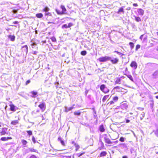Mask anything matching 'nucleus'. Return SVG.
<instances>
[{
  "label": "nucleus",
  "mask_w": 158,
  "mask_h": 158,
  "mask_svg": "<svg viewBox=\"0 0 158 158\" xmlns=\"http://www.w3.org/2000/svg\"><path fill=\"white\" fill-rule=\"evenodd\" d=\"M114 101H111L108 103V105H111L114 104Z\"/></svg>",
  "instance_id": "nucleus-46"
},
{
  "label": "nucleus",
  "mask_w": 158,
  "mask_h": 158,
  "mask_svg": "<svg viewBox=\"0 0 158 158\" xmlns=\"http://www.w3.org/2000/svg\"><path fill=\"white\" fill-rule=\"evenodd\" d=\"M111 58L108 56H105L100 57L98 59V60L102 62H105L107 61L110 60Z\"/></svg>",
  "instance_id": "nucleus-2"
},
{
  "label": "nucleus",
  "mask_w": 158,
  "mask_h": 158,
  "mask_svg": "<svg viewBox=\"0 0 158 158\" xmlns=\"http://www.w3.org/2000/svg\"><path fill=\"white\" fill-rule=\"evenodd\" d=\"M109 95H105L103 98L102 101L103 102H105L106 100L109 98Z\"/></svg>",
  "instance_id": "nucleus-27"
},
{
  "label": "nucleus",
  "mask_w": 158,
  "mask_h": 158,
  "mask_svg": "<svg viewBox=\"0 0 158 158\" xmlns=\"http://www.w3.org/2000/svg\"><path fill=\"white\" fill-rule=\"evenodd\" d=\"M152 77L153 78H156L158 77V70L156 71L152 75Z\"/></svg>",
  "instance_id": "nucleus-8"
},
{
  "label": "nucleus",
  "mask_w": 158,
  "mask_h": 158,
  "mask_svg": "<svg viewBox=\"0 0 158 158\" xmlns=\"http://www.w3.org/2000/svg\"><path fill=\"white\" fill-rule=\"evenodd\" d=\"M58 140L60 142L61 144L63 146H64L65 145V143L64 140H62V139L60 137H59L58 139Z\"/></svg>",
  "instance_id": "nucleus-14"
},
{
  "label": "nucleus",
  "mask_w": 158,
  "mask_h": 158,
  "mask_svg": "<svg viewBox=\"0 0 158 158\" xmlns=\"http://www.w3.org/2000/svg\"><path fill=\"white\" fill-rule=\"evenodd\" d=\"M134 17L135 18V20L137 22H139L141 21V19L139 17H137L134 16Z\"/></svg>",
  "instance_id": "nucleus-28"
},
{
  "label": "nucleus",
  "mask_w": 158,
  "mask_h": 158,
  "mask_svg": "<svg viewBox=\"0 0 158 158\" xmlns=\"http://www.w3.org/2000/svg\"><path fill=\"white\" fill-rule=\"evenodd\" d=\"M154 132L155 135L157 136H158V128L155 131H154Z\"/></svg>",
  "instance_id": "nucleus-40"
},
{
  "label": "nucleus",
  "mask_w": 158,
  "mask_h": 158,
  "mask_svg": "<svg viewBox=\"0 0 158 158\" xmlns=\"http://www.w3.org/2000/svg\"><path fill=\"white\" fill-rule=\"evenodd\" d=\"M106 154H107V153H106V152H105V151H103L100 153V157L104 156H106Z\"/></svg>",
  "instance_id": "nucleus-24"
},
{
  "label": "nucleus",
  "mask_w": 158,
  "mask_h": 158,
  "mask_svg": "<svg viewBox=\"0 0 158 158\" xmlns=\"http://www.w3.org/2000/svg\"><path fill=\"white\" fill-rule=\"evenodd\" d=\"M45 16L46 15L50 16L52 15V14L48 12H46V13H45Z\"/></svg>",
  "instance_id": "nucleus-39"
},
{
  "label": "nucleus",
  "mask_w": 158,
  "mask_h": 158,
  "mask_svg": "<svg viewBox=\"0 0 158 158\" xmlns=\"http://www.w3.org/2000/svg\"><path fill=\"white\" fill-rule=\"evenodd\" d=\"M30 158H37V157L35 155H32L30 157Z\"/></svg>",
  "instance_id": "nucleus-53"
},
{
  "label": "nucleus",
  "mask_w": 158,
  "mask_h": 158,
  "mask_svg": "<svg viewBox=\"0 0 158 158\" xmlns=\"http://www.w3.org/2000/svg\"><path fill=\"white\" fill-rule=\"evenodd\" d=\"M123 158H127V157L126 156H123Z\"/></svg>",
  "instance_id": "nucleus-62"
},
{
  "label": "nucleus",
  "mask_w": 158,
  "mask_h": 158,
  "mask_svg": "<svg viewBox=\"0 0 158 158\" xmlns=\"http://www.w3.org/2000/svg\"><path fill=\"white\" fill-rule=\"evenodd\" d=\"M121 80L120 78H118L116 79L115 81V83L116 84H120L121 83Z\"/></svg>",
  "instance_id": "nucleus-30"
},
{
  "label": "nucleus",
  "mask_w": 158,
  "mask_h": 158,
  "mask_svg": "<svg viewBox=\"0 0 158 158\" xmlns=\"http://www.w3.org/2000/svg\"><path fill=\"white\" fill-rule=\"evenodd\" d=\"M31 93L32 94L31 97L33 98H35L37 96H38V93L37 92L32 91L31 92Z\"/></svg>",
  "instance_id": "nucleus-13"
},
{
  "label": "nucleus",
  "mask_w": 158,
  "mask_h": 158,
  "mask_svg": "<svg viewBox=\"0 0 158 158\" xmlns=\"http://www.w3.org/2000/svg\"><path fill=\"white\" fill-rule=\"evenodd\" d=\"M86 51H83L81 52V54L82 55L85 56L86 54Z\"/></svg>",
  "instance_id": "nucleus-36"
},
{
  "label": "nucleus",
  "mask_w": 158,
  "mask_h": 158,
  "mask_svg": "<svg viewBox=\"0 0 158 158\" xmlns=\"http://www.w3.org/2000/svg\"><path fill=\"white\" fill-rule=\"evenodd\" d=\"M131 47L132 48L134 47V44L132 42H130L129 44Z\"/></svg>",
  "instance_id": "nucleus-41"
},
{
  "label": "nucleus",
  "mask_w": 158,
  "mask_h": 158,
  "mask_svg": "<svg viewBox=\"0 0 158 158\" xmlns=\"http://www.w3.org/2000/svg\"><path fill=\"white\" fill-rule=\"evenodd\" d=\"M133 6H138V5L136 3H134L133 4Z\"/></svg>",
  "instance_id": "nucleus-56"
},
{
  "label": "nucleus",
  "mask_w": 158,
  "mask_h": 158,
  "mask_svg": "<svg viewBox=\"0 0 158 158\" xmlns=\"http://www.w3.org/2000/svg\"><path fill=\"white\" fill-rule=\"evenodd\" d=\"M145 116V113L144 112H142V113L140 114V118L141 120H142L143 118Z\"/></svg>",
  "instance_id": "nucleus-34"
},
{
  "label": "nucleus",
  "mask_w": 158,
  "mask_h": 158,
  "mask_svg": "<svg viewBox=\"0 0 158 158\" xmlns=\"http://www.w3.org/2000/svg\"><path fill=\"white\" fill-rule=\"evenodd\" d=\"M18 23V22L17 21H15L14 22H13V23L15 24H17Z\"/></svg>",
  "instance_id": "nucleus-58"
},
{
  "label": "nucleus",
  "mask_w": 158,
  "mask_h": 158,
  "mask_svg": "<svg viewBox=\"0 0 158 158\" xmlns=\"http://www.w3.org/2000/svg\"><path fill=\"white\" fill-rule=\"evenodd\" d=\"M7 140H8L9 139H12V138L11 137H6Z\"/></svg>",
  "instance_id": "nucleus-55"
},
{
  "label": "nucleus",
  "mask_w": 158,
  "mask_h": 158,
  "mask_svg": "<svg viewBox=\"0 0 158 158\" xmlns=\"http://www.w3.org/2000/svg\"><path fill=\"white\" fill-rule=\"evenodd\" d=\"M110 60L113 64H116L118 61V59L117 58H114L113 59Z\"/></svg>",
  "instance_id": "nucleus-10"
},
{
  "label": "nucleus",
  "mask_w": 158,
  "mask_h": 158,
  "mask_svg": "<svg viewBox=\"0 0 158 158\" xmlns=\"http://www.w3.org/2000/svg\"><path fill=\"white\" fill-rule=\"evenodd\" d=\"M121 88V87L119 86H117L115 87L114 88V89H120Z\"/></svg>",
  "instance_id": "nucleus-48"
},
{
  "label": "nucleus",
  "mask_w": 158,
  "mask_h": 158,
  "mask_svg": "<svg viewBox=\"0 0 158 158\" xmlns=\"http://www.w3.org/2000/svg\"><path fill=\"white\" fill-rule=\"evenodd\" d=\"M27 133L28 135H31L32 134V131H27Z\"/></svg>",
  "instance_id": "nucleus-37"
},
{
  "label": "nucleus",
  "mask_w": 158,
  "mask_h": 158,
  "mask_svg": "<svg viewBox=\"0 0 158 158\" xmlns=\"http://www.w3.org/2000/svg\"><path fill=\"white\" fill-rule=\"evenodd\" d=\"M150 102V106L152 109L154 106V101L153 100H151L149 101Z\"/></svg>",
  "instance_id": "nucleus-20"
},
{
  "label": "nucleus",
  "mask_w": 158,
  "mask_h": 158,
  "mask_svg": "<svg viewBox=\"0 0 158 158\" xmlns=\"http://www.w3.org/2000/svg\"><path fill=\"white\" fill-rule=\"evenodd\" d=\"M22 51L25 52L26 54H27L28 52V47L27 45H25L23 46L22 48Z\"/></svg>",
  "instance_id": "nucleus-6"
},
{
  "label": "nucleus",
  "mask_w": 158,
  "mask_h": 158,
  "mask_svg": "<svg viewBox=\"0 0 158 158\" xmlns=\"http://www.w3.org/2000/svg\"><path fill=\"white\" fill-rule=\"evenodd\" d=\"M156 99H158V95H157V96H156Z\"/></svg>",
  "instance_id": "nucleus-63"
},
{
  "label": "nucleus",
  "mask_w": 158,
  "mask_h": 158,
  "mask_svg": "<svg viewBox=\"0 0 158 158\" xmlns=\"http://www.w3.org/2000/svg\"><path fill=\"white\" fill-rule=\"evenodd\" d=\"M38 53V52L36 51H34L32 52V54L34 55H36Z\"/></svg>",
  "instance_id": "nucleus-54"
},
{
  "label": "nucleus",
  "mask_w": 158,
  "mask_h": 158,
  "mask_svg": "<svg viewBox=\"0 0 158 158\" xmlns=\"http://www.w3.org/2000/svg\"><path fill=\"white\" fill-rule=\"evenodd\" d=\"M118 99V97H115L113 98V100L115 102L117 101Z\"/></svg>",
  "instance_id": "nucleus-43"
},
{
  "label": "nucleus",
  "mask_w": 158,
  "mask_h": 158,
  "mask_svg": "<svg viewBox=\"0 0 158 158\" xmlns=\"http://www.w3.org/2000/svg\"><path fill=\"white\" fill-rule=\"evenodd\" d=\"M18 123L19 121L18 120H15L12 121L11 123V124L13 125H16L17 124H18Z\"/></svg>",
  "instance_id": "nucleus-19"
},
{
  "label": "nucleus",
  "mask_w": 158,
  "mask_h": 158,
  "mask_svg": "<svg viewBox=\"0 0 158 158\" xmlns=\"http://www.w3.org/2000/svg\"><path fill=\"white\" fill-rule=\"evenodd\" d=\"M130 120H129L128 119H127L126 122V123H128L130 122Z\"/></svg>",
  "instance_id": "nucleus-61"
},
{
  "label": "nucleus",
  "mask_w": 158,
  "mask_h": 158,
  "mask_svg": "<svg viewBox=\"0 0 158 158\" xmlns=\"http://www.w3.org/2000/svg\"><path fill=\"white\" fill-rule=\"evenodd\" d=\"M10 110L12 111H15V106L13 105H10Z\"/></svg>",
  "instance_id": "nucleus-23"
},
{
  "label": "nucleus",
  "mask_w": 158,
  "mask_h": 158,
  "mask_svg": "<svg viewBox=\"0 0 158 158\" xmlns=\"http://www.w3.org/2000/svg\"><path fill=\"white\" fill-rule=\"evenodd\" d=\"M36 17L38 18H41L43 16V15L42 13L37 14L36 15Z\"/></svg>",
  "instance_id": "nucleus-31"
},
{
  "label": "nucleus",
  "mask_w": 158,
  "mask_h": 158,
  "mask_svg": "<svg viewBox=\"0 0 158 158\" xmlns=\"http://www.w3.org/2000/svg\"><path fill=\"white\" fill-rule=\"evenodd\" d=\"M32 140L33 142L34 143H35L36 142V141L35 140V138L34 136H33L32 137Z\"/></svg>",
  "instance_id": "nucleus-47"
},
{
  "label": "nucleus",
  "mask_w": 158,
  "mask_h": 158,
  "mask_svg": "<svg viewBox=\"0 0 158 158\" xmlns=\"http://www.w3.org/2000/svg\"><path fill=\"white\" fill-rule=\"evenodd\" d=\"M56 13H57V14L58 15H62L63 14V13L62 12V11H60L59 10H57V9L56 10Z\"/></svg>",
  "instance_id": "nucleus-33"
},
{
  "label": "nucleus",
  "mask_w": 158,
  "mask_h": 158,
  "mask_svg": "<svg viewBox=\"0 0 158 158\" xmlns=\"http://www.w3.org/2000/svg\"><path fill=\"white\" fill-rule=\"evenodd\" d=\"M143 108H141L140 110H143Z\"/></svg>",
  "instance_id": "nucleus-64"
},
{
  "label": "nucleus",
  "mask_w": 158,
  "mask_h": 158,
  "mask_svg": "<svg viewBox=\"0 0 158 158\" xmlns=\"http://www.w3.org/2000/svg\"><path fill=\"white\" fill-rule=\"evenodd\" d=\"M99 130L101 132H103L105 131L103 125H101L99 127Z\"/></svg>",
  "instance_id": "nucleus-22"
},
{
  "label": "nucleus",
  "mask_w": 158,
  "mask_h": 158,
  "mask_svg": "<svg viewBox=\"0 0 158 158\" xmlns=\"http://www.w3.org/2000/svg\"><path fill=\"white\" fill-rule=\"evenodd\" d=\"M28 150L30 152H38V151L37 150H35L33 148H30L28 149Z\"/></svg>",
  "instance_id": "nucleus-29"
},
{
  "label": "nucleus",
  "mask_w": 158,
  "mask_h": 158,
  "mask_svg": "<svg viewBox=\"0 0 158 158\" xmlns=\"http://www.w3.org/2000/svg\"><path fill=\"white\" fill-rule=\"evenodd\" d=\"M120 145L123 146V147L126 148L127 147L126 144L125 143H121L120 144Z\"/></svg>",
  "instance_id": "nucleus-52"
},
{
  "label": "nucleus",
  "mask_w": 158,
  "mask_h": 158,
  "mask_svg": "<svg viewBox=\"0 0 158 158\" xmlns=\"http://www.w3.org/2000/svg\"><path fill=\"white\" fill-rule=\"evenodd\" d=\"M7 129L5 127L3 128L2 129V130L0 132V135H5L6 133V132L7 131Z\"/></svg>",
  "instance_id": "nucleus-5"
},
{
  "label": "nucleus",
  "mask_w": 158,
  "mask_h": 158,
  "mask_svg": "<svg viewBox=\"0 0 158 158\" xmlns=\"http://www.w3.org/2000/svg\"><path fill=\"white\" fill-rule=\"evenodd\" d=\"M121 13H124L123 9V7L120 8L117 12L118 14H120Z\"/></svg>",
  "instance_id": "nucleus-26"
},
{
  "label": "nucleus",
  "mask_w": 158,
  "mask_h": 158,
  "mask_svg": "<svg viewBox=\"0 0 158 158\" xmlns=\"http://www.w3.org/2000/svg\"><path fill=\"white\" fill-rule=\"evenodd\" d=\"M131 66L133 68L135 69H136L137 67V63L135 61L132 62L130 64Z\"/></svg>",
  "instance_id": "nucleus-7"
},
{
  "label": "nucleus",
  "mask_w": 158,
  "mask_h": 158,
  "mask_svg": "<svg viewBox=\"0 0 158 158\" xmlns=\"http://www.w3.org/2000/svg\"><path fill=\"white\" fill-rule=\"evenodd\" d=\"M38 106L43 111H44L45 110L46 107L45 102H43Z\"/></svg>",
  "instance_id": "nucleus-3"
},
{
  "label": "nucleus",
  "mask_w": 158,
  "mask_h": 158,
  "mask_svg": "<svg viewBox=\"0 0 158 158\" xmlns=\"http://www.w3.org/2000/svg\"><path fill=\"white\" fill-rule=\"evenodd\" d=\"M140 45H137L136 47V50H137L138 49H139L140 48Z\"/></svg>",
  "instance_id": "nucleus-51"
},
{
  "label": "nucleus",
  "mask_w": 158,
  "mask_h": 158,
  "mask_svg": "<svg viewBox=\"0 0 158 158\" xmlns=\"http://www.w3.org/2000/svg\"><path fill=\"white\" fill-rule=\"evenodd\" d=\"M127 77L132 81H133V78L132 76L131 75H127Z\"/></svg>",
  "instance_id": "nucleus-35"
},
{
  "label": "nucleus",
  "mask_w": 158,
  "mask_h": 158,
  "mask_svg": "<svg viewBox=\"0 0 158 158\" xmlns=\"http://www.w3.org/2000/svg\"><path fill=\"white\" fill-rule=\"evenodd\" d=\"M104 139L105 142L108 144H111L113 143V142H112L109 138H108L107 135L106 134L104 135Z\"/></svg>",
  "instance_id": "nucleus-4"
},
{
  "label": "nucleus",
  "mask_w": 158,
  "mask_h": 158,
  "mask_svg": "<svg viewBox=\"0 0 158 158\" xmlns=\"http://www.w3.org/2000/svg\"><path fill=\"white\" fill-rule=\"evenodd\" d=\"M50 10V9L48 7H44V9H43L42 11L45 12V13L46 12H48Z\"/></svg>",
  "instance_id": "nucleus-25"
},
{
  "label": "nucleus",
  "mask_w": 158,
  "mask_h": 158,
  "mask_svg": "<svg viewBox=\"0 0 158 158\" xmlns=\"http://www.w3.org/2000/svg\"><path fill=\"white\" fill-rule=\"evenodd\" d=\"M100 90L104 93L106 94L109 92V89L104 84L100 86Z\"/></svg>",
  "instance_id": "nucleus-1"
},
{
  "label": "nucleus",
  "mask_w": 158,
  "mask_h": 158,
  "mask_svg": "<svg viewBox=\"0 0 158 158\" xmlns=\"http://www.w3.org/2000/svg\"><path fill=\"white\" fill-rule=\"evenodd\" d=\"M120 107L122 109H126L128 107V106L126 103H123L121 105Z\"/></svg>",
  "instance_id": "nucleus-12"
},
{
  "label": "nucleus",
  "mask_w": 158,
  "mask_h": 158,
  "mask_svg": "<svg viewBox=\"0 0 158 158\" xmlns=\"http://www.w3.org/2000/svg\"><path fill=\"white\" fill-rule=\"evenodd\" d=\"M75 106V105L73 104V106L71 107H69V108H66L65 109V111L66 112H68L69 111L72 110L74 106Z\"/></svg>",
  "instance_id": "nucleus-15"
},
{
  "label": "nucleus",
  "mask_w": 158,
  "mask_h": 158,
  "mask_svg": "<svg viewBox=\"0 0 158 158\" xmlns=\"http://www.w3.org/2000/svg\"><path fill=\"white\" fill-rule=\"evenodd\" d=\"M75 145L76 147L79 148V146L78 145H77L75 143Z\"/></svg>",
  "instance_id": "nucleus-59"
},
{
  "label": "nucleus",
  "mask_w": 158,
  "mask_h": 158,
  "mask_svg": "<svg viewBox=\"0 0 158 158\" xmlns=\"http://www.w3.org/2000/svg\"><path fill=\"white\" fill-rule=\"evenodd\" d=\"M84 152H83V153H77V154H75L74 156H77L78 157H79L81 156L82 155L84 154Z\"/></svg>",
  "instance_id": "nucleus-32"
},
{
  "label": "nucleus",
  "mask_w": 158,
  "mask_h": 158,
  "mask_svg": "<svg viewBox=\"0 0 158 158\" xmlns=\"http://www.w3.org/2000/svg\"><path fill=\"white\" fill-rule=\"evenodd\" d=\"M1 140L3 141H6L7 140L6 137H2L1 138Z\"/></svg>",
  "instance_id": "nucleus-44"
},
{
  "label": "nucleus",
  "mask_w": 158,
  "mask_h": 158,
  "mask_svg": "<svg viewBox=\"0 0 158 158\" xmlns=\"http://www.w3.org/2000/svg\"><path fill=\"white\" fill-rule=\"evenodd\" d=\"M131 9V7H128L127 8V10H130Z\"/></svg>",
  "instance_id": "nucleus-60"
},
{
  "label": "nucleus",
  "mask_w": 158,
  "mask_h": 158,
  "mask_svg": "<svg viewBox=\"0 0 158 158\" xmlns=\"http://www.w3.org/2000/svg\"><path fill=\"white\" fill-rule=\"evenodd\" d=\"M61 8L62 9V12L63 14H65V12L66 10L65 6H64L61 5Z\"/></svg>",
  "instance_id": "nucleus-16"
},
{
  "label": "nucleus",
  "mask_w": 158,
  "mask_h": 158,
  "mask_svg": "<svg viewBox=\"0 0 158 158\" xmlns=\"http://www.w3.org/2000/svg\"><path fill=\"white\" fill-rule=\"evenodd\" d=\"M72 26V24L71 23H69L68 25L66 24L63 25L62 26V28H67L70 27Z\"/></svg>",
  "instance_id": "nucleus-9"
},
{
  "label": "nucleus",
  "mask_w": 158,
  "mask_h": 158,
  "mask_svg": "<svg viewBox=\"0 0 158 158\" xmlns=\"http://www.w3.org/2000/svg\"><path fill=\"white\" fill-rule=\"evenodd\" d=\"M13 13H16L17 12V10H13Z\"/></svg>",
  "instance_id": "nucleus-57"
},
{
  "label": "nucleus",
  "mask_w": 158,
  "mask_h": 158,
  "mask_svg": "<svg viewBox=\"0 0 158 158\" xmlns=\"http://www.w3.org/2000/svg\"><path fill=\"white\" fill-rule=\"evenodd\" d=\"M52 41V42H56V39L55 37H52L51 38Z\"/></svg>",
  "instance_id": "nucleus-45"
},
{
  "label": "nucleus",
  "mask_w": 158,
  "mask_h": 158,
  "mask_svg": "<svg viewBox=\"0 0 158 158\" xmlns=\"http://www.w3.org/2000/svg\"><path fill=\"white\" fill-rule=\"evenodd\" d=\"M36 44L35 42H32L31 45L32 48L35 49H37V47H36Z\"/></svg>",
  "instance_id": "nucleus-18"
},
{
  "label": "nucleus",
  "mask_w": 158,
  "mask_h": 158,
  "mask_svg": "<svg viewBox=\"0 0 158 158\" xmlns=\"http://www.w3.org/2000/svg\"><path fill=\"white\" fill-rule=\"evenodd\" d=\"M114 52H116L119 55H124V54L120 52H118L117 51H115Z\"/></svg>",
  "instance_id": "nucleus-49"
},
{
  "label": "nucleus",
  "mask_w": 158,
  "mask_h": 158,
  "mask_svg": "<svg viewBox=\"0 0 158 158\" xmlns=\"http://www.w3.org/2000/svg\"><path fill=\"white\" fill-rule=\"evenodd\" d=\"M124 138L123 137H121L119 139V141L121 142H124Z\"/></svg>",
  "instance_id": "nucleus-42"
},
{
  "label": "nucleus",
  "mask_w": 158,
  "mask_h": 158,
  "mask_svg": "<svg viewBox=\"0 0 158 158\" xmlns=\"http://www.w3.org/2000/svg\"><path fill=\"white\" fill-rule=\"evenodd\" d=\"M138 12L139 15L142 16L144 14V10L141 9H138Z\"/></svg>",
  "instance_id": "nucleus-11"
},
{
  "label": "nucleus",
  "mask_w": 158,
  "mask_h": 158,
  "mask_svg": "<svg viewBox=\"0 0 158 158\" xmlns=\"http://www.w3.org/2000/svg\"><path fill=\"white\" fill-rule=\"evenodd\" d=\"M21 142L23 145V146L24 147H26V144H27V142L24 139H22L21 140Z\"/></svg>",
  "instance_id": "nucleus-21"
},
{
  "label": "nucleus",
  "mask_w": 158,
  "mask_h": 158,
  "mask_svg": "<svg viewBox=\"0 0 158 158\" xmlns=\"http://www.w3.org/2000/svg\"><path fill=\"white\" fill-rule=\"evenodd\" d=\"M81 114L80 112L79 111H75L74 112V114L75 115H80Z\"/></svg>",
  "instance_id": "nucleus-38"
},
{
  "label": "nucleus",
  "mask_w": 158,
  "mask_h": 158,
  "mask_svg": "<svg viewBox=\"0 0 158 158\" xmlns=\"http://www.w3.org/2000/svg\"><path fill=\"white\" fill-rule=\"evenodd\" d=\"M30 82H31V81L29 80L27 81L25 83L26 85H27L28 84H29Z\"/></svg>",
  "instance_id": "nucleus-50"
},
{
  "label": "nucleus",
  "mask_w": 158,
  "mask_h": 158,
  "mask_svg": "<svg viewBox=\"0 0 158 158\" xmlns=\"http://www.w3.org/2000/svg\"><path fill=\"white\" fill-rule=\"evenodd\" d=\"M8 38L10 39L11 41H14L15 40V37L14 35H9L8 36Z\"/></svg>",
  "instance_id": "nucleus-17"
}]
</instances>
